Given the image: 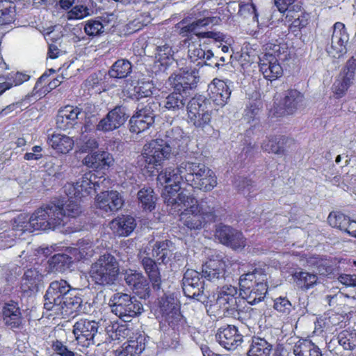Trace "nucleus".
Here are the masks:
<instances>
[{
	"instance_id": "f257e3e1",
	"label": "nucleus",
	"mask_w": 356,
	"mask_h": 356,
	"mask_svg": "<svg viewBox=\"0 0 356 356\" xmlns=\"http://www.w3.org/2000/svg\"><path fill=\"white\" fill-rule=\"evenodd\" d=\"M157 181L161 185L165 184L161 197L170 207L176 206L181 195L189 196L184 192L177 193L183 181L204 192L211 191L217 186V177L211 169L204 163L190 161H183L176 167L165 168L158 175Z\"/></svg>"
},
{
	"instance_id": "f03ea898",
	"label": "nucleus",
	"mask_w": 356,
	"mask_h": 356,
	"mask_svg": "<svg viewBox=\"0 0 356 356\" xmlns=\"http://www.w3.org/2000/svg\"><path fill=\"white\" fill-rule=\"evenodd\" d=\"M186 60L177 63L179 70L172 74L168 78V83L173 88L162 102L164 108L168 111L179 112L184 111L188 103L189 91L197 87L200 81L199 72L196 69L185 67Z\"/></svg>"
},
{
	"instance_id": "7ed1b4c3",
	"label": "nucleus",
	"mask_w": 356,
	"mask_h": 356,
	"mask_svg": "<svg viewBox=\"0 0 356 356\" xmlns=\"http://www.w3.org/2000/svg\"><path fill=\"white\" fill-rule=\"evenodd\" d=\"M171 208L179 211L184 208V211L181 213L180 220L184 225L191 230L201 229L207 224L216 221L218 216L216 203L210 197L197 201L192 195H181L178 199L176 206Z\"/></svg>"
},
{
	"instance_id": "20e7f679",
	"label": "nucleus",
	"mask_w": 356,
	"mask_h": 356,
	"mask_svg": "<svg viewBox=\"0 0 356 356\" xmlns=\"http://www.w3.org/2000/svg\"><path fill=\"white\" fill-rule=\"evenodd\" d=\"M44 298V307L47 310L64 316L80 312L83 302L75 289L63 279L49 284Z\"/></svg>"
},
{
	"instance_id": "39448f33",
	"label": "nucleus",
	"mask_w": 356,
	"mask_h": 356,
	"mask_svg": "<svg viewBox=\"0 0 356 356\" xmlns=\"http://www.w3.org/2000/svg\"><path fill=\"white\" fill-rule=\"evenodd\" d=\"M183 131L178 127L165 131L164 138H156L146 143L142 154L138 157V164L148 171L161 165L168 159L172 151L180 147Z\"/></svg>"
},
{
	"instance_id": "423d86ee",
	"label": "nucleus",
	"mask_w": 356,
	"mask_h": 356,
	"mask_svg": "<svg viewBox=\"0 0 356 356\" xmlns=\"http://www.w3.org/2000/svg\"><path fill=\"white\" fill-rule=\"evenodd\" d=\"M57 207L54 205L42 207L36 210L30 217L24 213L17 216L13 220V231L33 232L36 230H48L60 223L56 212Z\"/></svg>"
},
{
	"instance_id": "0eeeda50",
	"label": "nucleus",
	"mask_w": 356,
	"mask_h": 356,
	"mask_svg": "<svg viewBox=\"0 0 356 356\" xmlns=\"http://www.w3.org/2000/svg\"><path fill=\"white\" fill-rule=\"evenodd\" d=\"M120 274L119 264L111 254H104L92 264L91 280L96 284L109 286L115 284Z\"/></svg>"
},
{
	"instance_id": "6e6552de",
	"label": "nucleus",
	"mask_w": 356,
	"mask_h": 356,
	"mask_svg": "<svg viewBox=\"0 0 356 356\" xmlns=\"http://www.w3.org/2000/svg\"><path fill=\"white\" fill-rule=\"evenodd\" d=\"M111 312L124 322H129L133 317L141 314L143 305L134 296L118 292L109 300Z\"/></svg>"
},
{
	"instance_id": "1a4fd4ad",
	"label": "nucleus",
	"mask_w": 356,
	"mask_h": 356,
	"mask_svg": "<svg viewBox=\"0 0 356 356\" xmlns=\"http://www.w3.org/2000/svg\"><path fill=\"white\" fill-rule=\"evenodd\" d=\"M189 122L204 129L210 127L212 108L209 99L202 95L195 96L187 104Z\"/></svg>"
},
{
	"instance_id": "9d476101",
	"label": "nucleus",
	"mask_w": 356,
	"mask_h": 356,
	"mask_svg": "<svg viewBox=\"0 0 356 356\" xmlns=\"http://www.w3.org/2000/svg\"><path fill=\"white\" fill-rule=\"evenodd\" d=\"M204 281L201 274L194 270L188 269L182 279V289L184 295L202 302L207 299L208 295L204 292Z\"/></svg>"
},
{
	"instance_id": "9b49d317",
	"label": "nucleus",
	"mask_w": 356,
	"mask_h": 356,
	"mask_svg": "<svg viewBox=\"0 0 356 356\" xmlns=\"http://www.w3.org/2000/svg\"><path fill=\"white\" fill-rule=\"evenodd\" d=\"M220 18L217 17H209L200 19L193 22L181 28V33H193L199 38L212 39L215 42H222L225 35L220 32L217 31H202L200 29L210 24L216 25L220 22Z\"/></svg>"
},
{
	"instance_id": "f8f14e48",
	"label": "nucleus",
	"mask_w": 356,
	"mask_h": 356,
	"mask_svg": "<svg viewBox=\"0 0 356 356\" xmlns=\"http://www.w3.org/2000/svg\"><path fill=\"white\" fill-rule=\"evenodd\" d=\"M99 323L86 318L76 321L73 326V334L79 343L88 347L95 343V337L99 331Z\"/></svg>"
},
{
	"instance_id": "ddd939ff",
	"label": "nucleus",
	"mask_w": 356,
	"mask_h": 356,
	"mask_svg": "<svg viewBox=\"0 0 356 356\" xmlns=\"http://www.w3.org/2000/svg\"><path fill=\"white\" fill-rule=\"evenodd\" d=\"M215 237L222 244L234 250L242 249L246 245V239L242 232L222 223L216 226Z\"/></svg>"
},
{
	"instance_id": "4468645a",
	"label": "nucleus",
	"mask_w": 356,
	"mask_h": 356,
	"mask_svg": "<svg viewBox=\"0 0 356 356\" xmlns=\"http://www.w3.org/2000/svg\"><path fill=\"white\" fill-rule=\"evenodd\" d=\"M128 118L126 107L117 106L99 120L96 125V130L104 133L114 131L122 126Z\"/></svg>"
},
{
	"instance_id": "2eb2a0df",
	"label": "nucleus",
	"mask_w": 356,
	"mask_h": 356,
	"mask_svg": "<svg viewBox=\"0 0 356 356\" xmlns=\"http://www.w3.org/2000/svg\"><path fill=\"white\" fill-rule=\"evenodd\" d=\"M332 28L330 45L327 47V51L331 56L339 58L347 51L349 36L343 23L336 22Z\"/></svg>"
},
{
	"instance_id": "dca6fc26",
	"label": "nucleus",
	"mask_w": 356,
	"mask_h": 356,
	"mask_svg": "<svg viewBox=\"0 0 356 356\" xmlns=\"http://www.w3.org/2000/svg\"><path fill=\"white\" fill-rule=\"evenodd\" d=\"M51 205H54L57 207L58 210L56 212L58 213L57 216L60 220V223L58 224L55 227H51V229L53 230L64 227L67 223L68 218H74L82 212L80 200L76 198L68 199L65 204L59 201L57 203L51 202L44 207H49Z\"/></svg>"
},
{
	"instance_id": "f3484780",
	"label": "nucleus",
	"mask_w": 356,
	"mask_h": 356,
	"mask_svg": "<svg viewBox=\"0 0 356 356\" xmlns=\"http://www.w3.org/2000/svg\"><path fill=\"white\" fill-rule=\"evenodd\" d=\"M124 200L116 191L101 192L96 197L97 207L106 215H111L122 208Z\"/></svg>"
},
{
	"instance_id": "a211bd4d",
	"label": "nucleus",
	"mask_w": 356,
	"mask_h": 356,
	"mask_svg": "<svg viewBox=\"0 0 356 356\" xmlns=\"http://www.w3.org/2000/svg\"><path fill=\"white\" fill-rule=\"evenodd\" d=\"M152 255L159 264H167L172 261H180L182 255L176 251V247L171 241H156L152 246Z\"/></svg>"
},
{
	"instance_id": "6ab92c4d",
	"label": "nucleus",
	"mask_w": 356,
	"mask_h": 356,
	"mask_svg": "<svg viewBox=\"0 0 356 356\" xmlns=\"http://www.w3.org/2000/svg\"><path fill=\"white\" fill-rule=\"evenodd\" d=\"M126 284L140 298H147L150 295V288L148 280L141 272L129 269L124 273Z\"/></svg>"
},
{
	"instance_id": "aec40b11",
	"label": "nucleus",
	"mask_w": 356,
	"mask_h": 356,
	"mask_svg": "<svg viewBox=\"0 0 356 356\" xmlns=\"http://www.w3.org/2000/svg\"><path fill=\"white\" fill-rule=\"evenodd\" d=\"M225 264L221 259H209L202 265L201 277L216 285L221 284L225 280Z\"/></svg>"
},
{
	"instance_id": "412c9836",
	"label": "nucleus",
	"mask_w": 356,
	"mask_h": 356,
	"mask_svg": "<svg viewBox=\"0 0 356 356\" xmlns=\"http://www.w3.org/2000/svg\"><path fill=\"white\" fill-rule=\"evenodd\" d=\"M304 102L303 95L296 90H287L280 101L276 113L278 116L293 114L300 108Z\"/></svg>"
},
{
	"instance_id": "4be33fe9",
	"label": "nucleus",
	"mask_w": 356,
	"mask_h": 356,
	"mask_svg": "<svg viewBox=\"0 0 356 356\" xmlns=\"http://www.w3.org/2000/svg\"><path fill=\"white\" fill-rule=\"evenodd\" d=\"M220 346L227 350H234L242 342L243 337L236 326L226 325L220 327L216 334Z\"/></svg>"
},
{
	"instance_id": "5701e85b",
	"label": "nucleus",
	"mask_w": 356,
	"mask_h": 356,
	"mask_svg": "<svg viewBox=\"0 0 356 356\" xmlns=\"http://www.w3.org/2000/svg\"><path fill=\"white\" fill-rule=\"evenodd\" d=\"M100 177L91 172L86 173L75 183V186H69L73 188V193L70 192V193L75 196L81 195V197L90 195L100 188Z\"/></svg>"
},
{
	"instance_id": "b1692460",
	"label": "nucleus",
	"mask_w": 356,
	"mask_h": 356,
	"mask_svg": "<svg viewBox=\"0 0 356 356\" xmlns=\"http://www.w3.org/2000/svg\"><path fill=\"white\" fill-rule=\"evenodd\" d=\"M294 145L293 139L284 136H275L266 138L261 143V148L269 153L285 155Z\"/></svg>"
},
{
	"instance_id": "393cba45",
	"label": "nucleus",
	"mask_w": 356,
	"mask_h": 356,
	"mask_svg": "<svg viewBox=\"0 0 356 356\" xmlns=\"http://www.w3.org/2000/svg\"><path fill=\"white\" fill-rule=\"evenodd\" d=\"M82 115L81 109L77 106L67 105L60 108L57 114L56 124L58 129L67 130L77 124L79 116Z\"/></svg>"
},
{
	"instance_id": "a878e982",
	"label": "nucleus",
	"mask_w": 356,
	"mask_h": 356,
	"mask_svg": "<svg viewBox=\"0 0 356 356\" xmlns=\"http://www.w3.org/2000/svg\"><path fill=\"white\" fill-rule=\"evenodd\" d=\"M259 69L264 78L270 81L277 79L283 73L277 58L271 54H265L259 58Z\"/></svg>"
},
{
	"instance_id": "bb28decb",
	"label": "nucleus",
	"mask_w": 356,
	"mask_h": 356,
	"mask_svg": "<svg viewBox=\"0 0 356 356\" xmlns=\"http://www.w3.org/2000/svg\"><path fill=\"white\" fill-rule=\"evenodd\" d=\"M245 304V301L243 299L238 298L236 299V302H229L220 307V308L222 309L226 316L244 323L251 316L252 314H254L257 312L256 309L244 306Z\"/></svg>"
},
{
	"instance_id": "cd10ccee",
	"label": "nucleus",
	"mask_w": 356,
	"mask_h": 356,
	"mask_svg": "<svg viewBox=\"0 0 356 356\" xmlns=\"http://www.w3.org/2000/svg\"><path fill=\"white\" fill-rule=\"evenodd\" d=\"M3 321L6 327L14 330L20 329L23 325V317L18 304L11 301L3 308Z\"/></svg>"
},
{
	"instance_id": "c85d7f7f",
	"label": "nucleus",
	"mask_w": 356,
	"mask_h": 356,
	"mask_svg": "<svg viewBox=\"0 0 356 356\" xmlns=\"http://www.w3.org/2000/svg\"><path fill=\"white\" fill-rule=\"evenodd\" d=\"M43 285V275L38 268L26 270L21 280V286L24 291L37 292Z\"/></svg>"
},
{
	"instance_id": "c756f323",
	"label": "nucleus",
	"mask_w": 356,
	"mask_h": 356,
	"mask_svg": "<svg viewBox=\"0 0 356 356\" xmlns=\"http://www.w3.org/2000/svg\"><path fill=\"white\" fill-rule=\"evenodd\" d=\"M210 98L218 106H222L230 97L231 90L226 82L214 79L209 86Z\"/></svg>"
},
{
	"instance_id": "7c9ffc66",
	"label": "nucleus",
	"mask_w": 356,
	"mask_h": 356,
	"mask_svg": "<svg viewBox=\"0 0 356 356\" xmlns=\"http://www.w3.org/2000/svg\"><path fill=\"white\" fill-rule=\"evenodd\" d=\"M145 337L141 334L124 342L115 353L116 356H135L145 349Z\"/></svg>"
},
{
	"instance_id": "2f4dec72",
	"label": "nucleus",
	"mask_w": 356,
	"mask_h": 356,
	"mask_svg": "<svg viewBox=\"0 0 356 356\" xmlns=\"http://www.w3.org/2000/svg\"><path fill=\"white\" fill-rule=\"evenodd\" d=\"M188 56L191 62H197V65L213 66V53L211 50H204L201 44H190L188 45Z\"/></svg>"
},
{
	"instance_id": "473e14b6",
	"label": "nucleus",
	"mask_w": 356,
	"mask_h": 356,
	"mask_svg": "<svg viewBox=\"0 0 356 356\" xmlns=\"http://www.w3.org/2000/svg\"><path fill=\"white\" fill-rule=\"evenodd\" d=\"M111 229L120 236H129L136 228V222L134 217L127 215L113 219L110 223Z\"/></svg>"
},
{
	"instance_id": "72a5a7b5",
	"label": "nucleus",
	"mask_w": 356,
	"mask_h": 356,
	"mask_svg": "<svg viewBox=\"0 0 356 356\" xmlns=\"http://www.w3.org/2000/svg\"><path fill=\"white\" fill-rule=\"evenodd\" d=\"M112 155L105 151L95 152L87 155L83 160V163L87 167L93 169H101L109 167L113 163Z\"/></svg>"
},
{
	"instance_id": "f704fd0d",
	"label": "nucleus",
	"mask_w": 356,
	"mask_h": 356,
	"mask_svg": "<svg viewBox=\"0 0 356 356\" xmlns=\"http://www.w3.org/2000/svg\"><path fill=\"white\" fill-rule=\"evenodd\" d=\"M72 263V258L67 254H56L48 260L46 271L48 273H63L70 268Z\"/></svg>"
},
{
	"instance_id": "c9c22d12",
	"label": "nucleus",
	"mask_w": 356,
	"mask_h": 356,
	"mask_svg": "<svg viewBox=\"0 0 356 356\" xmlns=\"http://www.w3.org/2000/svg\"><path fill=\"white\" fill-rule=\"evenodd\" d=\"M140 264L147 275L154 289L159 290L161 284V277L155 261L149 257H144L141 258Z\"/></svg>"
},
{
	"instance_id": "e433bc0d",
	"label": "nucleus",
	"mask_w": 356,
	"mask_h": 356,
	"mask_svg": "<svg viewBox=\"0 0 356 356\" xmlns=\"http://www.w3.org/2000/svg\"><path fill=\"white\" fill-rule=\"evenodd\" d=\"M47 143L57 152L66 154L72 149L74 141L66 135L54 134L48 137Z\"/></svg>"
},
{
	"instance_id": "4c0bfd02",
	"label": "nucleus",
	"mask_w": 356,
	"mask_h": 356,
	"mask_svg": "<svg viewBox=\"0 0 356 356\" xmlns=\"http://www.w3.org/2000/svg\"><path fill=\"white\" fill-rule=\"evenodd\" d=\"M267 275H262V277L258 278V282L253 284L252 289L246 298L247 302L253 305L264 299L268 291L266 284Z\"/></svg>"
},
{
	"instance_id": "58836bf2",
	"label": "nucleus",
	"mask_w": 356,
	"mask_h": 356,
	"mask_svg": "<svg viewBox=\"0 0 356 356\" xmlns=\"http://www.w3.org/2000/svg\"><path fill=\"white\" fill-rule=\"evenodd\" d=\"M272 349L273 345L266 339L259 337H254L252 339V343L248 355L269 356Z\"/></svg>"
},
{
	"instance_id": "ea45409f",
	"label": "nucleus",
	"mask_w": 356,
	"mask_h": 356,
	"mask_svg": "<svg viewBox=\"0 0 356 356\" xmlns=\"http://www.w3.org/2000/svg\"><path fill=\"white\" fill-rule=\"evenodd\" d=\"M132 71V65L127 59L116 60L108 71V74L112 78L123 79L128 76Z\"/></svg>"
},
{
	"instance_id": "a19ab883",
	"label": "nucleus",
	"mask_w": 356,
	"mask_h": 356,
	"mask_svg": "<svg viewBox=\"0 0 356 356\" xmlns=\"http://www.w3.org/2000/svg\"><path fill=\"white\" fill-rule=\"evenodd\" d=\"M296 356H321L320 349L310 340L299 341L294 347Z\"/></svg>"
},
{
	"instance_id": "79ce46f5",
	"label": "nucleus",
	"mask_w": 356,
	"mask_h": 356,
	"mask_svg": "<svg viewBox=\"0 0 356 356\" xmlns=\"http://www.w3.org/2000/svg\"><path fill=\"white\" fill-rule=\"evenodd\" d=\"M138 202L141 207L149 211L155 208L156 196L151 188H143L137 194Z\"/></svg>"
},
{
	"instance_id": "37998d69",
	"label": "nucleus",
	"mask_w": 356,
	"mask_h": 356,
	"mask_svg": "<svg viewBox=\"0 0 356 356\" xmlns=\"http://www.w3.org/2000/svg\"><path fill=\"white\" fill-rule=\"evenodd\" d=\"M262 275H267L261 268H255L252 272L242 275L239 280L241 290L243 291L246 294V291L250 290L253 284L258 282V278L262 277Z\"/></svg>"
},
{
	"instance_id": "c03bdc74",
	"label": "nucleus",
	"mask_w": 356,
	"mask_h": 356,
	"mask_svg": "<svg viewBox=\"0 0 356 356\" xmlns=\"http://www.w3.org/2000/svg\"><path fill=\"white\" fill-rule=\"evenodd\" d=\"M237 294L238 291L236 287L232 285H225L220 289L218 293L216 300L217 304L220 307L229 302H236V299L238 298L236 296Z\"/></svg>"
},
{
	"instance_id": "a18cd8bd",
	"label": "nucleus",
	"mask_w": 356,
	"mask_h": 356,
	"mask_svg": "<svg viewBox=\"0 0 356 356\" xmlns=\"http://www.w3.org/2000/svg\"><path fill=\"white\" fill-rule=\"evenodd\" d=\"M87 127L84 126L81 128V133L80 136L76 138V144L79 147L81 152H89L92 151L98 147V143L97 140L92 136H90L87 131Z\"/></svg>"
},
{
	"instance_id": "49530a36",
	"label": "nucleus",
	"mask_w": 356,
	"mask_h": 356,
	"mask_svg": "<svg viewBox=\"0 0 356 356\" xmlns=\"http://www.w3.org/2000/svg\"><path fill=\"white\" fill-rule=\"evenodd\" d=\"M293 277L297 285L302 289L307 290L313 287L317 282L318 277L315 274L305 271L296 272Z\"/></svg>"
},
{
	"instance_id": "de8ad7c7",
	"label": "nucleus",
	"mask_w": 356,
	"mask_h": 356,
	"mask_svg": "<svg viewBox=\"0 0 356 356\" xmlns=\"http://www.w3.org/2000/svg\"><path fill=\"white\" fill-rule=\"evenodd\" d=\"M15 4L8 0L0 1V25L11 23L14 21Z\"/></svg>"
},
{
	"instance_id": "09e8293b",
	"label": "nucleus",
	"mask_w": 356,
	"mask_h": 356,
	"mask_svg": "<svg viewBox=\"0 0 356 356\" xmlns=\"http://www.w3.org/2000/svg\"><path fill=\"white\" fill-rule=\"evenodd\" d=\"M337 339L344 350H353L356 348V330H343L338 334Z\"/></svg>"
},
{
	"instance_id": "8fccbe9b",
	"label": "nucleus",
	"mask_w": 356,
	"mask_h": 356,
	"mask_svg": "<svg viewBox=\"0 0 356 356\" xmlns=\"http://www.w3.org/2000/svg\"><path fill=\"white\" fill-rule=\"evenodd\" d=\"M159 303L161 312L166 316L179 311L177 300L172 295L162 296Z\"/></svg>"
},
{
	"instance_id": "3c124183",
	"label": "nucleus",
	"mask_w": 356,
	"mask_h": 356,
	"mask_svg": "<svg viewBox=\"0 0 356 356\" xmlns=\"http://www.w3.org/2000/svg\"><path fill=\"white\" fill-rule=\"evenodd\" d=\"M159 106V104L158 102H155L152 98H149L147 99L145 102L139 103L135 113H142L147 116L148 120H149V117H152L155 119L156 115V111Z\"/></svg>"
},
{
	"instance_id": "603ef678",
	"label": "nucleus",
	"mask_w": 356,
	"mask_h": 356,
	"mask_svg": "<svg viewBox=\"0 0 356 356\" xmlns=\"http://www.w3.org/2000/svg\"><path fill=\"white\" fill-rule=\"evenodd\" d=\"M90 15V9L86 5L78 3L66 13L67 20H80Z\"/></svg>"
},
{
	"instance_id": "864d4df0",
	"label": "nucleus",
	"mask_w": 356,
	"mask_h": 356,
	"mask_svg": "<svg viewBox=\"0 0 356 356\" xmlns=\"http://www.w3.org/2000/svg\"><path fill=\"white\" fill-rule=\"evenodd\" d=\"M296 0H275V5L277 8L278 10L284 13L287 12L286 17H294L293 15H291V13L294 11L300 10V6L298 4H295Z\"/></svg>"
},
{
	"instance_id": "5fc2aeb1",
	"label": "nucleus",
	"mask_w": 356,
	"mask_h": 356,
	"mask_svg": "<svg viewBox=\"0 0 356 356\" xmlns=\"http://www.w3.org/2000/svg\"><path fill=\"white\" fill-rule=\"evenodd\" d=\"M349 217L338 211H332L327 217V222L330 226L342 231L346 225L348 223Z\"/></svg>"
},
{
	"instance_id": "6e6d98bb",
	"label": "nucleus",
	"mask_w": 356,
	"mask_h": 356,
	"mask_svg": "<svg viewBox=\"0 0 356 356\" xmlns=\"http://www.w3.org/2000/svg\"><path fill=\"white\" fill-rule=\"evenodd\" d=\"M138 115L134 114L129 121V129L133 134H138L145 130L148 129L151 125L147 124L145 121H143Z\"/></svg>"
},
{
	"instance_id": "4d7b16f0",
	"label": "nucleus",
	"mask_w": 356,
	"mask_h": 356,
	"mask_svg": "<svg viewBox=\"0 0 356 356\" xmlns=\"http://www.w3.org/2000/svg\"><path fill=\"white\" fill-rule=\"evenodd\" d=\"M166 321L175 332H180L184 329L186 322L179 311L166 316Z\"/></svg>"
},
{
	"instance_id": "13d9d810",
	"label": "nucleus",
	"mask_w": 356,
	"mask_h": 356,
	"mask_svg": "<svg viewBox=\"0 0 356 356\" xmlns=\"http://www.w3.org/2000/svg\"><path fill=\"white\" fill-rule=\"evenodd\" d=\"M174 51L169 44H164L156 47V58L161 65L167 64L166 60L172 58Z\"/></svg>"
},
{
	"instance_id": "bf43d9fd",
	"label": "nucleus",
	"mask_w": 356,
	"mask_h": 356,
	"mask_svg": "<svg viewBox=\"0 0 356 356\" xmlns=\"http://www.w3.org/2000/svg\"><path fill=\"white\" fill-rule=\"evenodd\" d=\"M104 28L99 20L90 19L86 22L84 31L89 36H96L104 32Z\"/></svg>"
},
{
	"instance_id": "052dcab7",
	"label": "nucleus",
	"mask_w": 356,
	"mask_h": 356,
	"mask_svg": "<svg viewBox=\"0 0 356 356\" xmlns=\"http://www.w3.org/2000/svg\"><path fill=\"white\" fill-rule=\"evenodd\" d=\"M273 307L277 312L288 315L291 312L293 305L286 297H279L274 300Z\"/></svg>"
},
{
	"instance_id": "680f3d73",
	"label": "nucleus",
	"mask_w": 356,
	"mask_h": 356,
	"mask_svg": "<svg viewBox=\"0 0 356 356\" xmlns=\"http://www.w3.org/2000/svg\"><path fill=\"white\" fill-rule=\"evenodd\" d=\"M356 71V59L353 56L346 63L342 72L340 73V77H344L353 82Z\"/></svg>"
},
{
	"instance_id": "e2e57ef3",
	"label": "nucleus",
	"mask_w": 356,
	"mask_h": 356,
	"mask_svg": "<svg viewBox=\"0 0 356 356\" xmlns=\"http://www.w3.org/2000/svg\"><path fill=\"white\" fill-rule=\"evenodd\" d=\"M234 184L238 190L245 195L248 196L254 191L252 190L254 187L252 180L247 178L238 177L235 180Z\"/></svg>"
},
{
	"instance_id": "0e129e2a",
	"label": "nucleus",
	"mask_w": 356,
	"mask_h": 356,
	"mask_svg": "<svg viewBox=\"0 0 356 356\" xmlns=\"http://www.w3.org/2000/svg\"><path fill=\"white\" fill-rule=\"evenodd\" d=\"M51 348L56 354L60 356H75L76 355L59 340L54 341L52 342Z\"/></svg>"
},
{
	"instance_id": "69168bd1",
	"label": "nucleus",
	"mask_w": 356,
	"mask_h": 356,
	"mask_svg": "<svg viewBox=\"0 0 356 356\" xmlns=\"http://www.w3.org/2000/svg\"><path fill=\"white\" fill-rule=\"evenodd\" d=\"M353 83L344 77H340V79L337 80L334 83V92L338 96L342 97Z\"/></svg>"
},
{
	"instance_id": "338daca9",
	"label": "nucleus",
	"mask_w": 356,
	"mask_h": 356,
	"mask_svg": "<svg viewBox=\"0 0 356 356\" xmlns=\"http://www.w3.org/2000/svg\"><path fill=\"white\" fill-rule=\"evenodd\" d=\"M129 97L131 99L139 100L143 97H148L152 92L149 89H145L143 86H136L129 90Z\"/></svg>"
},
{
	"instance_id": "774afa93",
	"label": "nucleus",
	"mask_w": 356,
	"mask_h": 356,
	"mask_svg": "<svg viewBox=\"0 0 356 356\" xmlns=\"http://www.w3.org/2000/svg\"><path fill=\"white\" fill-rule=\"evenodd\" d=\"M17 234H14L13 230L5 231L0 233V246L2 248H10L13 245L14 238Z\"/></svg>"
}]
</instances>
